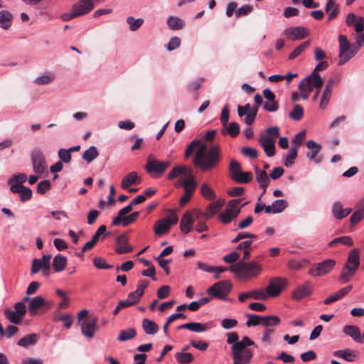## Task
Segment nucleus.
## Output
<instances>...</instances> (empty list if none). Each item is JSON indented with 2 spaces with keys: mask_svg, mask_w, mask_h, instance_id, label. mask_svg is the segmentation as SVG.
<instances>
[{
  "mask_svg": "<svg viewBox=\"0 0 364 364\" xmlns=\"http://www.w3.org/2000/svg\"><path fill=\"white\" fill-rule=\"evenodd\" d=\"M180 184L182 185L186 193L193 194L198 186V183L193 176L192 170L188 171V177L181 181Z\"/></svg>",
  "mask_w": 364,
  "mask_h": 364,
  "instance_id": "24",
  "label": "nucleus"
},
{
  "mask_svg": "<svg viewBox=\"0 0 364 364\" xmlns=\"http://www.w3.org/2000/svg\"><path fill=\"white\" fill-rule=\"evenodd\" d=\"M99 156V152L95 146H90L82 154V159L90 164Z\"/></svg>",
  "mask_w": 364,
  "mask_h": 364,
  "instance_id": "43",
  "label": "nucleus"
},
{
  "mask_svg": "<svg viewBox=\"0 0 364 364\" xmlns=\"http://www.w3.org/2000/svg\"><path fill=\"white\" fill-rule=\"evenodd\" d=\"M339 41V61L338 65H343L358 52V48L355 45H350L347 37L344 35L338 36Z\"/></svg>",
  "mask_w": 364,
  "mask_h": 364,
  "instance_id": "5",
  "label": "nucleus"
},
{
  "mask_svg": "<svg viewBox=\"0 0 364 364\" xmlns=\"http://www.w3.org/2000/svg\"><path fill=\"white\" fill-rule=\"evenodd\" d=\"M126 21L132 31L138 30L144 23V20L142 18L135 19L132 16H128Z\"/></svg>",
  "mask_w": 364,
  "mask_h": 364,
  "instance_id": "52",
  "label": "nucleus"
},
{
  "mask_svg": "<svg viewBox=\"0 0 364 364\" xmlns=\"http://www.w3.org/2000/svg\"><path fill=\"white\" fill-rule=\"evenodd\" d=\"M55 75L53 74H45L36 78L34 82L38 85H48L53 82Z\"/></svg>",
  "mask_w": 364,
  "mask_h": 364,
  "instance_id": "53",
  "label": "nucleus"
},
{
  "mask_svg": "<svg viewBox=\"0 0 364 364\" xmlns=\"http://www.w3.org/2000/svg\"><path fill=\"white\" fill-rule=\"evenodd\" d=\"M272 213H282L287 206L288 203L287 200L283 199L276 200L272 203Z\"/></svg>",
  "mask_w": 364,
  "mask_h": 364,
  "instance_id": "51",
  "label": "nucleus"
},
{
  "mask_svg": "<svg viewBox=\"0 0 364 364\" xmlns=\"http://www.w3.org/2000/svg\"><path fill=\"white\" fill-rule=\"evenodd\" d=\"M46 307V310L51 307V303L45 301L42 296L31 298L28 304V309L31 316H36L41 308Z\"/></svg>",
  "mask_w": 364,
  "mask_h": 364,
  "instance_id": "16",
  "label": "nucleus"
},
{
  "mask_svg": "<svg viewBox=\"0 0 364 364\" xmlns=\"http://www.w3.org/2000/svg\"><path fill=\"white\" fill-rule=\"evenodd\" d=\"M13 15L7 10L0 11V26L4 29H8L11 26Z\"/></svg>",
  "mask_w": 364,
  "mask_h": 364,
  "instance_id": "31",
  "label": "nucleus"
},
{
  "mask_svg": "<svg viewBox=\"0 0 364 364\" xmlns=\"http://www.w3.org/2000/svg\"><path fill=\"white\" fill-rule=\"evenodd\" d=\"M257 112L258 107H252L251 111H249V112L245 114L246 117L245 118V122L247 125H251L252 124H253V122L255 120Z\"/></svg>",
  "mask_w": 364,
  "mask_h": 364,
  "instance_id": "60",
  "label": "nucleus"
},
{
  "mask_svg": "<svg viewBox=\"0 0 364 364\" xmlns=\"http://www.w3.org/2000/svg\"><path fill=\"white\" fill-rule=\"evenodd\" d=\"M227 343L232 345L231 355L232 364H248L250 363L253 353L248 346L257 347V345L249 337L244 336L241 341L236 332H230L227 334Z\"/></svg>",
  "mask_w": 364,
  "mask_h": 364,
  "instance_id": "1",
  "label": "nucleus"
},
{
  "mask_svg": "<svg viewBox=\"0 0 364 364\" xmlns=\"http://www.w3.org/2000/svg\"><path fill=\"white\" fill-rule=\"evenodd\" d=\"M140 183V178L138 176L136 172H131L127 176H125L122 181L121 186L123 189H127L132 185L139 184Z\"/></svg>",
  "mask_w": 364,
  "mask_h": 364,
  "instance_id": "27",
  "label": "nucleus"
},
{
  "mask_svg": "<svg viewBox=\"0 0 364 364\" xmlns=\"http://www.w3.org/2000/svg\"><path fill=\"white\" fill-rule=\"evenodd\" d=\"M31 161L33 168L36 173L43 174L47 173L48 166L46 159L41 150L34 149L31 152Z\"/></svg>",
  "mask_w": 364,
  "mask_h": 364,
  "instance_id": "14",
  "label": "nucleus"
},
{
  "mask_svg": "<svg viewBox=\"0 0 364 364\" xmlns=\"http://www.w3.org/2000/svg\"><path fill=\"white\" fill-rule=\"evenodd\" d=\"M230 176L233 179V176L241 171L240 164L235 159H232L229 166Z\"/></svg>",
  "mask_w": 364,
  "mask_h": 364,
  "instance_id": "58",
  "label": "nucleus"
},
{
  "mask_svg": "<svg viewBox=\"0 0 364 364\" xmlns=\"http://www.w3.org/2000/svg\"><path fill=\"white\" fill-rule=\"evenodd\" d=\"M190 170L191 169L188 168L186 166H177L169 172L168 178L172 180L183 174L188 177V171Z\"/></svg>",
  "mask_w": 364,
  "mask_h": 364,
  "instance_id": "35",
  "label": "nucleus"
},
{
  "mask_svg": "<svg viewBox=\"0 0 364 364\" xmlns=\"http://www.w3.org/2000/svg\"><path fill=\"white\" fill-rule=\"evenodd\" d=\"M170 164V161H161L152 155H149L145 168L149 173L156 174L154 176H159L164 173Z\"/></svg>",
  "mask_w": 364,
  "mask_h": 364,
  "instance_id": "8",
  "label": "nucleus"
},
{
  "mask_svg": "<svg viewBox=\"0 0 364 364\" xmlns=\"http://www.w3.org/2000/svg\"><path fill=\"white\" fill-rule=\"evenodd\" d=\"M4 314L6 315V317L12 323L14 324H18L21 322V320L23 318L21 315L17 314L15 311H11L9 309H6L4 311Z\"/></svg>",
  "mask_w": 364,
  "mask_h": 364,
  "instance_id": "54",
  "label": "nucleus"
},
{
  "mask_svg": "<svg viewBox=\"0 0 364 364\" xmlns=\"http://www.w3.org/2000/svg\"><path fill=\"white\" fill-rule=\"evenodd\" d=\"M67 258L62 255H57L53 260L52 266L55 272H60L65 269L67 265Z\"/></svg>",
  "mask_w": 364,
  "mask_h": 364,
  "instance_id": "28",
  "label": "nucleus"
},
{
  "mask_svg": "<svg viewBox=\"0 0 364 364\" xmlns=\"http://www.w3.org/2000/svg\"><path fill=\"white\" fill-rule=\"evenodd\" d=\"M323 84V80H321V85H317L316 80L312 77V74L304 78L299 84V90L301 92V97L307 99L310 93L313 91L314 88L316 90H321Z\"/></svg>",
  "mask_w": 364,
  "mask_h": 364,
  "instance_id": "10",
  "label": "nucleus"
},
{
  "mask_svg": "<svg viewBox=\"0 0 364 364\" xmlns=\"http://www.w3.org/2000/svg\"><path fill=\"white\" fill-rule=\"evenodd\" d=\"M167 25L171 30H181L185 26V22L177 16H169L167 18Z\"/></svg>",
  "mask_w": 364,
  "mask_h": 364,
  "instance_id": "33",
  "label": "nucleus"
},
{
  "mask_svg": "<svg viewBox=\"0 0 364 364\" xmlns=\"http://www.w3.org/2000/svg\"><path fill=\"white\" fill-rule=\"evenodd\" d=\"M312 283L306 281L304 284L297 287L292 292V298L294 300H301L311 294Z\"/></svg>",
  "mask_w": 364,
  "mask_h": 364,
  "instance_id": "19",
  "label": "nucleus"
},
{
  "mask_svg": "<svg viewBox=\"0 0 364 364\" xmlns=\"http://www.w3.org/2000/svg\"><path fill=\"white\" fill-rule=\"evenodd\" d=\"M200 194L208 200H214L215 198V193L210 186L203 183L200 187Z\"/></svg>",
  "mask_w": 364,
  "mask_h": 364,
  "instance_id": "47",
  "label": "nucleus"
},
{
  "mask_svg": "<svg viewBox=\"0 0 364 364\" xmlns=\"http://www.w3.org/2000/svg\"><path fill=\"white\" fill-rule=\"evenodd\" d=\"M255 179L259 183V187L263 189L262 195L267 191V188L270 183L269 176L264 170L259 169L257 166L255 167Z\"/></svg>",
  "mask_w": 364,
  "mask_h": 364,
  "instance_id": "21",
  "label": "nucleus"
},
{
  "mask_svg": "<svg viewBox=\"0 0 364 364\" xmlns=\"http://www.w3.org/2000/svg\"><path fill=\"white\" fill-rule=\"evenodd\" d=\"M311 44L310 41H306L297 46L289 55V60H293L298 57L305 49H306Z\"/></svg>",
  "mask_w": 364,
  "mask_h": 364,
  "instance_id": "50",
  "label": "nucleus"
},
{
  "mask_svg": "<svg viewBox=\"0 0 364 364\" xmlns=\"http://www.w3.org/2000/svg\"><path fill=\"white\" fill-rule=\"evenodd\" d=\"M336 260L327 259L321 262L314 264L310 268L309 273L313 277H322L329 272L335 267Z\"/></svg>",
  "mask_w": 364,
  "mask_h": 364,
  "instance_id": "9",
  "label": "nucleus"
},
{
  "mask_svg": "<svg viewBox=\"0 0 364 364\" xmlns=\"http://www.w3.org/2000/svg\"><path fill=\"white\" fill-rule=\"evenodd\" d=\"M229 270L236 277L243 281L250 280L258 277L262 272V266L256 261H239L229 267Z\"/></svg>",
  "mask_w": 364,
  "mask_h": 364,
  "instance_id": "3",
  "label": "nucleus"
},
{
  "mask_svg": "<svg viewBox=\"0 0 364 364\" xmlns=\"http://www.w3.org/2000/svg\"><path fill=\"white\" fill-rule=\"evenodd\" d=\"M50 255H44L41 259H33L31 273L35 274L42 269L43 274L48 276L50 269Z\"/></svg>",
  "mask_w": 364,
  "mask_h": 364,
  "instance_id": "15",
  "label": "nucleus"
},
{
  "mask_svg": "<svg viewBox=\"0 0 364 364\" xmlns=\"http://www.w3.org/2000/svg\"><path fill=\"white\" fill-rule=\"evenodd\" d=\"M360 265L359 250L353 249L349 253L347 261L341 269L339 279L343 283L348 282L355 274Z\"/></svg>",
  "mask_w": 364,
  "mask_h": 364,
  "instance_id": "4",
  "label": "nucleus"
},
{
  "mask_svg": "<svg viewBox=\"0 0 364 364\" xmlns=\"http://www.w3.org/2000/svg\"><path fill=\"white\" fill-rule=\"evenodd\" d=\"M259 142L267 156L272 157L274 155L276 142L274 137H261Z\"/></svg>",
  "mask_w": 364,
  "mask_h": 364,
  "instance_id": "20",
  "label": "nucleus"
},
{
  "mask_svg": "<svg viewBox=\"0 0 364 364\" xmlns=\"http://www.w3.org/2000/svg\"><path fill=\"white\" fill-rule=\"evenodd\" d=\"M240 126L237 122H231L226 129H222L223 135L228 134L232 137L237 136L240 133Z\"/></svg>",
  "mask_w": 364,
  "mask_h": 364,
  "instance_id": "45",
  "label": "nucleus"
},
{
  "mask_svg": "<svg viewBox=\"0 0 364 364\" xmlns=\"http://www.w3.org/2000/svg\"><path fill=\"white\" fill-rule=\"evenodd\" d=\"M328 67V63L326 61H321L314 68L311 73L312 77L316 80L317 85H321V80H322L321 75L318 73L320 71L325 70Z\"/></svg>",
  "mask_w": 364,
  "mask_h": 364,
  "instance_id": "38",
  "label": "nucleus"
},
{
  "mask_svg": "<svg viewBox=\"0 0 364 364\" xmlns=\"http://www.w3.org/2000/svg\"><path fill=\"white\" fill-rule=\"evenodd\" d=\"M241 153L251 159H256L258 156V151L256 149L250 147H243L241 149Z\"/></svg>",
  "mask_w": 364,
  "mask_h": 364,
  "instance_id": "63",
  "label": "nucleus"
},
{
  "mask_svg": "<svg viewBox=\"0 0 364 364\" xmlns=\"http://www.w3.org/2000/svg\"><path fill=\"white\" fill-rule=\"evenodd\" d=\"M304 116V109L300 105H295L289 113V117L295 121H299Z\"/></svg>",
  "mask_w": 364,
  "mask_h": 364,
  "instance_id": "49",
  "label": "nucleus"
},
{
  "mask_svg": "<svg viewBox=\"0 0 364 364\" xmlns=\"http://www.w3.org/2000/svg\"><path fill=\"white\" fill-rule=\"evenodd\" d=\"M178 216L173 212L171 211V213L168 218H162L157 220L154 225V233L159 236L167 232L171 228L172 225L177 223Z\"/></svg>",
  "mask_w": 364,
  "mask_h": 364,
  "instance_id": "11",
  "label": "nucleus"
},
{
  "mask_svg": "<svg viewBox=\"0 0 364 364\" xmlns=\"http://www.w3.org/2000/svg\"><path fill=\"white\" fill-rule=\"evenodd\" d=\"M289 39L292 41L301 40L309 36V29L303 26L291 27L285 31Z\"/></svg>",
  "mask_w": 364,
  "mask_h": 364,
  "instance_id": "18",
  "label": "nucleus"
},
{
  "mask_svg": "<svg viewBox=\"0 0 364 364\" xmlns=\"http://www.w3.org/2000/svg\"><path fill=\"white\" fill-rule=\"evenodd\" d=\"M194 223L193 215L190 212H186L180 222V229L184 234H188L193 230L192 225Z\"/></svg>",
  "mask_w": 364,
  "mask_h": 364,
  "instance_id": "25",
  "label": "nucleus"
},
{
  "mask_svg": "<svg viewBox=\"0 0 364 364\" xmlns=\"http://www.w3.org/2000/svg\"><path fill=\"white\" fill-rule=\"evenodd\" d=\"M232 283L230 280H223L215 283L207 290V293L215 298L225 299L230 292Z\"/></svg>",
  "mask_w": 364,
  "mask_h": 364,
  "instance_id": "7",
  "label": "nucleus"
},
{
  "mask_svg": "<svg viewBox=\"0 0 364 364\" xmlns=\"http://www.w3.org/2000/svg\"><path fill=\"white\" fill-rule=\"evenodd\" d=\"M38 336L36 333H31L25 336L18 342L19 346L28 348L30 346L34 345L38 341Z\"/></svg>",
  "mask_w": 364,
  "mask_h": 364,
  "instance_id": "32",
  "label": "nucleus"
},
{
  "mask_svg": "<svg viewBox=\"0 0 364 364\" xmlns=\"http://www.w3.org/2000/svg\"><path fill=\"white\" fill-rule=\"evenodd\" d=\"M333 355L338 358H343L344 360L349 362L354 361L356 358L355 355L349 348L336 350L333 353Z\"/></svg>",
  "mask_w": 364,
  "mask_h": 364,
  "instance_id": "41",
  "label": "nucleus"
},
{
  "mask_svg": "<svg viewBox=\"0 0 364 364\" xmlns=\"http://www.w3.org/2000/svg\"><path fill=\"white\" fill-rule=\"evenodd\" d=\"M224 204L225 200L223 199H219L215 202L210 203L206 208V210L203 215V218L205 220H209L212 218L214 215L220 210Z\"/></svg>",
  "mask_w": 364,
  "mask_h": 364,
  "instance_id": "22",
  "label": "nucleus"
},
{
  "mask_svg": "<svg viewBox=\"0 0 364 364\" xmlns=\"http://www.w3.org/2000/svg\"><path fill=\"white\" fill-rule=\"evenodd\" d=\"M239 215V211L237 210L235 212L225 209L218 216L219 220L222 223L228 225L234 220Z\"/></svg>",
  "mask_w": 364,
  "mask_h": 364,
  "instance_id": "30",
  "label": "nucleus"
},
{
  "mask_svg": "<svg viewBox=\"0 0 364 364\" xmlns=\"http://www.w3.org/2000/svg\"><path fill=\"white\" fill-rule=\"evenodd\" d=\"M242 201V198H237V199H233L230 200L228 203V208L227 210H231L232 212L236 211L238 210L239 214L240 213L242 207L247 205V203H243L240 207H238V204Z\"/></svg>",
  "mask_w": 364,
  "mask_h": 364,
  "instance_id": "57",
  "label": "nucleus"
},
{
  "mask_svg": "<svg viewBox=\"0 0 364 364\" xmlns=\"http://www.w3.org/2000/svg\"><path fill=\"white\" fill-rule=\"evenodd\" d=\"M51 188V183L48 180H43L37 185V192L41 195L45 194Z\"/></svg>",
  "mask_w": 364,
  "mask_h": 364,
  "instance_id": "59",
  "label": "nucleus"
},
{
  "mask_svg": "<svg viewBox=\"0 0 364 364\" xmlns=\"http://www.w3.org/2000/svg\"><path fill=\"white\" fill-rule=\"evenodd\" d=\"M93 264L97 269H107L112 267V265L108 264L106 260L102 257H97L93 259Z\"/></svg>",
  "mask_w": 364,
  "mask_h": 364,
  "instance_id": "61",
  "label": "nucleus"
},
{
  "mask_svg": "<svg viewBox=\"0 0 364 364\" xmlns=\"http://www.w3.org/2000/svg\"><path fill=\"white\" fill-rule=\"evenodd\" d=\"M252 179L251 172H242V171L233 176V180L240 183H247Z\"/></svg>",
  "mask_w": 364,
  "mask_h": 364,
  "instance_id": "44",
  "label": "nucleus"
},
{
  "mask_svg": "<svg viewBox=\"0 0 364 364\" xmlns=\"http://www.w3.org/2000/svg\"><path fill=\"white\" fill-rule=\"evenodd\" d=\"M343 333L351 337L355 342L361 343L363 338L358 327L355 326L347 325L343 328Z\"/></svg>",
  "mask_w": 364,
  "mask_h": 364,
  "instance_id": "26",
  "label": "nucleus"
},
{
  "mask_svg": "<svg viewBox=\"0 0 364 364\" xmlns=\"http://www.w3.org/2000/svg\"><path fill=\"white\" fill-rule=\"evenodd\" d=\"M58 157L61 161L67 164L71 160V154L68 149H60L58 153Z\"/></svg>",
  "mask_w": 364,
  "mask_h": 364,
  "instance_id": "64",
  "label": "nucleus"
},
{
  "mask_svg": "<svg viewBox=\"0 0 364 364\" xmlns=\"http://www.w3.org/2000/svg\"><path fill=\"white\" fill-rule=\"evenodd\" d=\"M97 316L95 315H90L87 318L82 321L79 325L81 327L82 334L91 339L94 337L96 331L99 330L97 326Z\"/></svg>",
  "mask_w": 364,
  "mask_h": 364,
  "instance_id": "12",
  "label": "nucleus"
},
{
  "mask_svg": "<svg viewBox=\"0 0 364 364\" xmlns=\"http://www.w3.org/2000/svg\"><path fill=\"white\" fill-rule=\"evenodd\" d=\"M338 5L336 4V0H328L325 6V11L328 14V20L331 21L336 16L338 13Z\"/></svg>",
  "mask_w": 364,
  "mask_h": 364,
  "instance_id": "29",
  "label": "nucleus"
},
{
  "mask_svg": "<svg viewBox=\"0 0 364 364\" xmlns=\"http://www.w3.org/2000/svg\"><path fill=\"white\" fill-rule=\"evenodd\" d=\"M136 331L133 328L122 330L119 333L117 340L120 342H124L128 340L134 338L136 336Z\"/></svg>",
  "mask_w": 364,
  "mask_h": 364,
  "instance_id": "39",
  "label": "nucleus"
},
{
  "mask_svg": "<svg viewBox=\"0 0 364 364\" xmlns=\"http://www.w3.org/2000/svg\"><path fill=\"white\" fill-rule=\"evenodd\" d=\"M248 320L246 322V325L250 327L252 326H257L259 324L262 325V316L255 315V314H248L247 316Z\"/></svg>",
  "mask_w": 364,
  "mask_h": 364,
  "instance_id": "56",
  "label": "nucleus"
},
{
  "mask_svg": "<svg viewBox=\"0 0 364 364\" xmlns=\"http://www.w3.org/2000/svg\"><path fill=\"white\" fill-rule=\"evenodd\" d=\"M281 323V319L277 316H262V325L266 328L277 326Z\"/></svg>",
  "mask_w": 364,
  "mask_h": 364,
  "instance_id": "42",
  "label": "nucleus"
},
{
  "mask_svg": "<svg viewBox=\"0 0 364 364\" xmlns=\"http://www.w3.org/2000/svg\"><path fill=\"white\" fill-rule=\"evenodd\" d=\"M142 328L146 334H155L159 331L157 324L148 318H144L142 321Z\"/></svg>",
  "mask_w": 364,
  "mask_h": 364,
  "instance_id": "34",
  "label": "nucleus"
},
{
  "mask_svg": "<svg viewBox=\"0 0 364 364\" xmlns=\"http://www.w3.org/2000/svg\"><path fill=\"white\" fill-rule=\"evenodd\" d=\"M175 359L179 364H189L193 362L194 357L191 353L181 351L175 354Z\"/></svg>",
  "mask_w": 364,
  "mask_h": 364,
  "instance_id": "36",
  "label": "nucleus"
},
{
  "mask_svg": "<svg viewBox=\"0 0 364 364\" xmlns=\"http://www.w3.org/2000/svg\"><path fill=\"white\" fill-rule=\"evenodd\" d=\"M266 296L267 294H265V292L262 289L253 290L240 294L238 296V299L240 302H244L246 299L250 298L264 301L267 299Z\"/></svg>",
  "mask_w": 364,
  "mask_h": 364,
  "instance_id": "23",
  "label": "nucleus"
},
{
  "mask_svg": "<svg viewBox=\"0 0 364 364\" xmlns=\"http://www.w3.org/2000/svg\"><path fill=\"white\" fill-rule=\"evenodd\" d=\"M27 180V176L25 173H20L14 175L8 181V183H17L23 185Z\"/></svg>",
  "mask_w": 364,
  "mask_h": 364,
  "instance_id": "62",
  "label": "nucleus"
},
{
  "mask_svg": "<svg viewBox=\"0 0 364 364\" xmlns=\"http://www.w3.org/2000/svg\"><path fill=\"white\" fill-rule=\"evenodd\" d=\"M134 247L129 244V237L127 234L119 235L114 245V250L119 255L127 254L132 252Z\"/></svg>",
  "mask_w": 364,
  "mask_h": 364,
  "instance_id": "17",
  "label": "nucleus"
},
{
  "mask_svg": "<svg viewBox=\"0 0 364 364\" xmlns=\"http://www.w3.org/2000/svg\"><path fill=\"white\" fill-rule=\"evenodd\" d=\"M298 146H293L285 157L284 165L287 167L291 166L297 156Z\"/></svg>",
  "mask_w": 364,
  "mask_h": 364,
  "instance_id": "46",
  "label": "nucleus"
},
{
  "mask_svg": "<svg viewBox=\"0 0 364 364\" xmlns=\"http://www.w3.org/2000/svg\"><path fill=\"white\" fill-rule=\"evenodd\" d=\"M53 321L55 322L62 321L63 322V326L65 328H70L73 324V318L71 314H57L53 316Z\"/></svg>",
  "mask_w": 364,
  "mask_h": 364,
  "instance_id": "37",
  "label": "nucleus"
},
{
  "mask_svg": "<svg viewBox=\"0 0 364 364\" xmlns=\"http://www.w3.org/2000/svg\"><path fill=\"white\" fill-rule=\"evenodd\" d=\"M222 161V151L218 145H213L207 149L202 144L196 152L193 163L196 168L203 172L216 168Z\"/></svg>",
  "mask_w": 364,
  "mask_h": 364,
  "instance_id": "2",
  "label": "nucleus"
},
{
  "mask_svg": "<svg viewBox=\"0 0 364 364\" xmlns=\"http://www.w3.org/2000/svg\"><path fill=\"white\" fill-rule=\"evenodd\" d=\"M288 280L282 277H275L270 279L266 288L267 299L269 297L277 296L282 290L287 286Z\"/></svg>",
  "mask_w": 364,
  "mask_h": 364,
  "instance_id": "13",
  "label": "nucleus"
},
{
  "mask_svg": "<svg viewBox=\"0 0 364 364\" xmlns=\"http://www.w3.org/2000/svg\"><path fill=\"white\" fill-rule=\"evenodd\" d=\"M18 194L21 201L24 203L29 200L32 198L33 192L30 188L23 186V188L20 190Z\"/></svg>",
  "mask_w": 364,
  "mask_h": 364,
  "instance_id": "55",
  "label": "nucleus"
},
{
  "mask_svg": "<svg viewBox=\"0 0 364 364\" xmlns=\"http://www.w3.org/2000/svg\"><path fill=\"white\" fill-rule=\"evenodd\" d=\"M212 328V325L210 323H197V322H190L189 323V330L196 333H202Z\"/></svg>",
  "mask_w": 364,
  "mask_h": 364,
  "instance_id": "40",
  "label": "nucleus"
},
{
  "mask_svg": "<svg viewBox=\"0 0 364 364\" xmlns=\"http://www.w3.org/2000/svg\"><path fill=\"white\" fill-rule=\"evenodd\" d=\"M93 8L94 4L92 0H79L73 4L70 13L64 14L61 17L63 21H68L89 13Z\"/></svg>",
  "mask_w": 364,
  "mask_h": 364,
  "instance_id": "6",
  "label": "nucleus"
},
{
  "mask_svg": "<svg viewBox=\"0 0 364 364\" xmlns=\"http://www.w3.org/2000/svg\"><path fill=\"white\" fill-rule=\"evenodd\" d=\"M337 243H341L344 245L351 247L353 245L352 238L350 236H342L333 239L328 243L329 247H333Z\"/></svg>",
  "mask_w": 364,
  "mask_h": 364,
  "instance_id": "48",
  "label": "nucleus"
}]
</instances>
